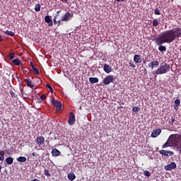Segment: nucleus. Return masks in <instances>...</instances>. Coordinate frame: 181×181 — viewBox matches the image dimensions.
<instances>
[{"instance_id": "f257e3e1", "label": "nucleus", "mask_w": 181, "mask_h": 181, "mask_svg": "<svg viewBox=\"0 0 181 181\" xmlns=\"http://www.w3.org/2000/svg\"><path fill=\"white\" fill-rule=\"evenodd\" d=\"M181 36V28H175L163 32L156 39H153L157 46H160L163 43H172L176 39H179Z\"/></svg>"}, {"instance_id": "f03ea898", "label": "nucleus", "mask_w": 181, "mask_h": 181, "mask_svg": "<svg viewBox=\"0 0 181 181\" xmlns=\"http://www.w3.org/2000/svg\"><path fill=\"white\" fill-rule=\"evenodd\" d=\"M168 71H170V65H169V64H165L157 69V70L153 73V76L166 74Z\"/></svg>"}, {"instance_id": "7ed1b4c3", "label": "nucleus", "mask_w": 181, "mask_h": 181, "mask_svg": "<svg viewBox=\"0 0 181 181\" xmlns=\"http://www.w3.org/2000/svg\"><path fill=\"white\" fill-rule=\"evenodd\" d=\"M172 137L175 139L174 148L179 153H181V134H175L172 135Z\"/></svg>"}, {"instance_id": "20e7f679", "label": "nucleus", "mask_w": 181, "mask_h": 181, "mask_svg": "<svg viewBox=\"0 0 181 181\" xmlns=\"http://www.w3.org/2000/svg\"><path fill=\"white\" fill-rule=\"evenodd\" d=\"M51 104H52V105H54V107H56V112L59 113V112H62V107H63V104H62V102H59L54 99L51 100Z\"/></svg>"}, {"instance_id": "39448f33", "label": "nucleus", "mask_w": 181, "mask_h": 181, "mask_svg": "<svg viewBox=\"0 0 181 181\" xmlns=\"http://www.w3.org/2000/svg\"><path fill=\"white\" fill-rule=\"evenodd\" d=\"M69 125H74L76 124V115L73 112H69V117L68 119Z\"/></svg>"}, {"instance_id": "423d86ee", "label": "nucleus", "mask_w": 181, "mask_h": 181, "mask_svg": "<svg viewBox=\"0 0 181 181\" xmlns=\"http://www.w3.org/2000/svg\"><path fill=\"white\" fill-rule=\"evenodd\" d=\"M111 83H114V76L108 75L103 80V84L107 86V84H111Z\"/></svg>"}, {"instance_id": "0eeeda50", "label": "nucleus", "mask_w": 181, "mask_h": 181, "mask_svg": "<svg viewBox=\"0 0 181 181\" xmlns=\"http://www.w3.org/2000/svg\"><path fill=\"white\" fill-rule=\"evenodd\" d=\"M73 18V13L66 12L63 16L61 17L62 22H67Z\"/></svg>"}, {"instance_id": "6e6552de", "label": "nucleus", "mask_w": 181, "mask_h": 181, "mask_svg": "<svg viewBox=\"0 0 181 181\" xmlns=\"http://www.w3.org/2000/svg\"><path fill=\"white\" fill-rule=\"evenodd\" d=\"M35 144H37L39 148H40L42 145L45 144V137L43 136H37L35 139Z\"/></svg>"}, {"instance_id": "1a4fd4ad", "label": "nucleus", "mask_w": 181, "mask_h": 181, "mask_svg": "<svg viewBox=\"0 0 181 181\" xmlns=\"http://www.w3.org/2000/svg\"><path fill=\"white\" fill-rule=\"evenodd\" d=\"M177 165L175 162H171L170 164L164 166L165 170H173V169H176Z\"/></svg>"}, {"instance_id": "9d476101", "label": "nucleus", "mask_w": 181, "mask_h": 181, "mask_svg": "<svg viewBox=\"0 0 181 181\" xmlns=\"http://www.w3.org/2000/svg\"><path fill=\"white\" fill-rule=\"evenodd\" d=\"M159 153H160V155H162L163 156H173V155H175V153L173 151L167 150H160L159 151Z\"/></svg>"}, {"instance_id": "9b49d317", "label": "nucleus", "mask_w": 181, "mask_h": 181, "mask_svg": "<svg viewBox=\"0 0 181 181\" xmlns=\"http://www.w3.org/2000/svg\"><path fill=\"white\" fill-rule=\"evenodd\" d=\"M161 133L162 129H160L153 130L151 133V138H157V136H159V135H160Z\"/></svg>"}, {"instance_id": "f8f14e48", "label": "nucleus", "mask_w": 181, "mask_h": 181, "mask_svg": "<svg viewBox=\"0 0 181 181\" xmlns=\"http://www.w3.org/2000/svg\"><path fill=\"white\" fill-rule=\"evenodd\" d=\"M45 22L48 23V26H53V21L52 20V16H45Z\"/></svg>"}, {"instance_id": "ddd939ff", "label": "nucleus", "mask_w": 181, "mask_h": 181, "mask_svg": "<svg viewBox=\"0 0 181 181\" xmlns=\"http://www.w3.org/2000/svg\"><path fill=\"white\" fill-rule=\"evenodd\" d=\"M103 70H104V71H105V73L109 74V73H111V71H112V68H111V66H110V65L105 64L103 66Z\"/></svg>"}, {"instance_id": "4468645a", "label": "nucleus", "mask_w": 181, "mask_h": 181, "mask_svg": "<svg viewBox=\"0 0 181 181\" xmlns=\"http://www.w3.org/2000/svg\"><path fill=\"white\" fill-rule=\"evenodd\" d=\"M134 62L135 63H142V58L139 54H135L134 56Z\"/></svg>"}, {"instance_id": "2eb2a0df", "label": "nucleus", "mask_w": 181, "mask_h": 181, "mask_svg": "<svg viewBox=\"0 0 181 181\" xmlns=\"http://www.w3.org/2000/svg\"><path fill=\"white\" fill-rule=\"evenodd\" d=\"M158 66H159V62L158 61H153L148 64V67H151V69H155Z\"/></svg>"}, {"instance_id": "dca6fc26", "label": "nucleus", "mask_w": 181, "mask_h": 181, "mask_svg": "<svg viewBox=\"0 0 181 181\" xmlns=\"http://www.w3.org/2000/svg\"><path fill=\"white\" fill-rule=\"evenodd\" d=\"M170 146H172V141H170L168 139L167 141L163 145L162 148L163 149H165L166 148H169Z\"/></svg>"}, {"instance_id": "f3484780", "label": "nucleus", "mask_w": 181, "mask_h": 181, "mask_svg": "<svg viewBox=\"0 0 181 181\" xmlns=\"http://www.w3.org/2000/svg\"><path fill=\"white\" fill-rule=\"evenodd\" d=\"M179 105H180V100L176 99L175 100L174 110H176V111H177V110H179Z\"/></svg>"}, {"instance_id": "a211bd4d", "label": "nucleus", "mask_w": 181, "mask_h": 181, "mask_svg": "<svg viewBox=\"0 0 181 181\" xmlns=\"http://www.w3.org/2000/svg\"><path fill=\"white\" fill-rule=\"evenodd\" d=\"M52 156H60V151L57 148H54L52 151Z\"/></svg>"}, {"instance_id": "6ab92c4d", "label": "nucleus", "mask_w": 181, "mask_h": 181, "mask_svg": "<svg viewBox=\"0 0 181 181\" xmlns=\"http://www.w3.org/2000/svg\"><path fill=\"white\" fill-rule=\"evenodd\" d=\"M89 81L91 83V84H95V83H98L99 80L98 78L97 77H90L89 78Z\"/></svg>"}, {"instance_id": "aec40b11", "label": "nucleus", "mask_w": 181, "mask_h": 181, "mask_svg": "<svg viewBox=\"0 0 181 181\" xmlns=\"http://www.w3.org/2000/svg\"><path fill=\"white\" fill-rule=\"evenodd\" d=\"M25 83H26L28 87H30V88H33L35 87V85L32 84V81L29 79H25Z\"/></svg>"}, {"instance_id": "412c9836", "label": "nucleus", "mask_w": 181, "mask_h": 181, "mask_svg": "<svg viewBox=\"0 0 181 181\" xmlns=\"http://www.w3.org/2000/svg\"><path fill=\"white\" fill-rule=\"evenodd\" d=\"M6 163H7V165H12V163H13V158L12 157L6 158Z\"/></svg>"}, {"instance_id": "4be33fe9", "label": "nucleus", "mask_w": 181, "mask_h": 181, "mask_svg": "<svg viewBox=\"0 0 181 181\" xmlns=\"http://www.w3.org/2000/svg\"><path fill=\"white\" fill-rule=\"evenodd\" d=\"M12 63L16 66H22V63H21V61L18 59H13Z\"/></svg>"}, {"instance_id": "5701e85b", "label": "nucleus", "mask_w": 181, "mask_h": 181, "mask_svg": "<svg viewBox=\"0 0 181 181\" xmlns=\"http://www.w3.org/2000/svg\"><path fill=\"white\" fill-rule=\"evenodd\" d=\"M17 160L18 162H20L21 163H23L25 162H26V157L25 156H21L17 158Z\"/></svg>"}, {"instance_id": "b1692460", "label": "nucleus", "mask_w": 181, "mask_h": 181, "mask_svg": "<svg viewBox=\"0 0 181 181\" xmlns=\"http://www.w3.org/2000/svg\"><path fill=\"white\" fill-rule=\"evenodd\" d=\"M68 179L69 180H74L76 179V175L74 173L68 174Z\"/></svg>"}, {"instance_id": "393cba45", "label": "nucleus", "mask_w": 181, "mask_h": 181, "mask_svg": "<svg viewBox=\"0 0 181 181\" xmlns=\"http://www.w3.org/2000/svg\"><path fill=\"white\" fill-rule=\"evenodd\" d=\"M153 26L156 28V26H159V20L158 18H155L153 21Z\"/></svg>"}, {"instance_id": "a878e982", "label": "nucleus", "mask_w": 181, "mask_h": 181, "mask_svg": "<svg viewBox=\"0 0 181 181\" xmlns=\"http://www.w3.org/2000/svg\"><path fill=\"white\" fill-rule=\"evenodd\" d=\"M5 35H8V36H11V37H13L15 36V33L9 30L4 31Z\"/></svg>"}, {"instance_id": "bb28decb", "label": "nucleus", "mask_w": 181, "mask_h": 181, "mask_svg": "<svg viewBox=\"0 0 181 181\" xmlns=\"http://www.w3.org/2000/svg\"><path fill=\"white\" fill-rule=\"evenodd\" d=\"M40 8H42V6H40V4H37L35 6V12H40Z\"/></svg>"}, {"instance_id": "cd10ccee", "label": "nucleus", "mask_w": 181, "mask_h": 181, "mask_svg": "<svg viewBox=\"0 0 181 181\" xmlns=\"http://www.w3.org/2000/svg\"><path fill=\"white\" fill-rule=\"evenodd\" d=\"M5 159V151H0V160H4Z\"/></svg>"}, {"instance_id": "c85d7f7f", "label": "nucleus", "mask_w": 181, "mask_h": 181, "mask_svg": "<svg viewBox=\"0 0 181 181\" xmlns=\"http://www.w3.org/2000/svg\"><path fill=\"white\" fill-rule=\"evenodd\" d=\"M158 46H160V47H158L159 52H166V47H165V46H163V45H158Z\"/></svg>"}, {"instance_id": "c756f323", "label": "nucleus", "mask_w": 181, "mask_h": 181, "mask_svg": "<svg viewBox=\"0 0 181 181\" xmlns=\"http://www.w3.org/2000/svg\"><path fill=\"white\" fill-rule=\"evenodd\" d=\"M139 110H141V108H139V107H136V106H134L132 107V111L133 112H139Z\"/></svg>"}, {"instance_id": "7c9ffc66", "label": "nucleus", "mask_w": 181, "mask_h": 181, "mask_svg": "<svg viewBox=\"0 0 181 181\" xmlns=\"http://www.w3.org/2000/svg\"><path fill=\"white\" fill-rule=\"evenodd\" d=\"M171 121H169L170 125H173L175 124V121H176V119H175V117L172 116L170 118Z\"/></svg>"}, {"instance_id": "2f4dec72", "label": "nucleus", "mask_w": 181, "mask_h": 181, "mask_svg": "<svg viewBox=\"0 0 181 181\" xmlns=\"http://www.w3.org/2000/svg\"><path fill=\"white\" fill-rule=\"evenodd\" d=\"M33 71H35V73L37 76H39V74H40L39 69L37 68H36V66H33Z\"/></svg>"}, {"instance_id": "473e14b6", "label": "nucleus", "mask_w": 181, "mask_h": 181, "mask_svg": "<svg viewBox=\"0 0 181 181\" xmlns=\"http://www.w3.org/2000/svg\"><path fill=\"white\" fill-rule=\"evenodd\" d=\"M8 57H9L10 60H13V57H15V53L11 52L8 54Z\"/></svg>"}, {"instance_id": "72a5a7b5", "label": "nucleus", "mask_w": 181, "mask_h": 181, "mask_svg": "<svg viewBox=\"0 0 181 181\" xmlns=\"http://www.w3.org/2000/svg\"><path fill=\"white\" fill-rule=\"evenodd\" d=\"M144 176H146V177H149V176H151V172H149L148 170H145Z\"/></svg>"}, {"instance_id": "f704fd0d", "label": "nucleus", "mask_w": 181, "mask_h": 181, "mask_svg": "<svg viewBox=\"0 0 181 181\" xmlns=\"http://www.w3.org/2000/svg\"><path fill=\"white\" fill-rule=\"evenodd\" d=\"M46 87H47V88H49V90H50V93H53V87H52V86L49 85V83H47L46 85Z\"/></svg>"}, {"instance_id": "c9c22d12", "label": "nucleus", "mask_w": 181, "mask_h": 181, "mask_svg": "<svg viewBox=\"0 0 181 181\" xmlns=\"http://www.w3.org/2000/svg\"><path fill=\"white\" fill-rule=\"evenodd\" d=\"M155 15H160V11L158 8L154 10Z\"/></svg>"}, {"instance_id": "e433bc0d", "label": "nucleus", "mask_w": 181, "mask_h": 181, "mask_svg": "<svg viewBox=\"0 0 181 181\" xmlns=\"http://www.w3.org/2000/svg\"><path fill=\"white\" fill-rule=\"evenodd\" d=\"M44 172H45V176H50V173H49V170L45 169V170H44Z\"/></svg>"}, {"instance_id": "4c0bfd02", "label": "nucleus", "mask_w": 181, "mask_h": 181, "mask_svg": "<svg viewBox=\"0 0 181 181\" xmlns=\"http://www.w3.org/2000/svg\"><path fill=\"white\" fill-rule=\"evenodd\" d=\"M10 94H11V97H14V98H16V97H18V95H16V94L13 93V91H12V90L10 91Z\"/></svg>"}, {"instance_id": "58836bf2", "label": "nucleus", "mask_w": 181, "mask_h": 181, "mask_svg": "<svg viewBox=\"0 0 181 181\" xmlns=\"http://www.w3.org/2000/svg\"><path fill=\"white\" fill-rule=\"evenodd\" d=\"M57 18L56 17H54L53 18V23H54V25H57Z\"/></svg>"}, {"instance_id": "ea45409f", "label": "nucleus", "mask_w": 181, "mask_h": 181, "mask_svg": "<svg viewBox=\"0 0 181 181\" xmlns=\"http://www.w3.org/2000/svg\"><path fill=\"white\" fill-rule=\"evenodd\" d=\"M47 96L46 95H42L41 96H40V98H41V100H46V98H47Z\"/></svg>"}, {"instance_id": "a19ab883", "label": "nucleus", "mask_w": 181, "mask_h": 181, "mask_svg": "<svg viewBox=\"0 0 181 181\" xmlns=\"http://www.w3.org/2000/svg\"><path fill=\"white\" fill-rule=\"evenodd\" d=\"M59 12H60V11H57V14L54 16V18H56L57 19V18H59V16H60V14H59Z\"/></svg>"}, {"instance_id": "79ce46f5", "label": "nucleus", "mask_w": 181, "mask_h": 181, "mask_svg": "<svg viewBox=\"0 0 181 181\" xmlns=\"http://www.w3.org/2000/svg\"><path fill=\"white\" fill-rule=\"evenodd\" d=\"M129 64L130 67L135 68V64H134L133 63L129 62Z\"/></svg>"}, {"instance_id": "37998d69", "label": "nucleus", "mask_w": 181, "mask_h": 181, "mask_svg": "<svg viewBox=\"0 0 181 181\" xmlns=\"http://www.w3.org/2000/svg\"><path fill=\"white\" fill-rule=\"evenodd\" d=\"M62 20H59L57 21V23H58V26H60V25L62 24Z\"/></svg>"}, {"instance_id": "c03bdc74", "label": "nucleus", "mask_w": 181, "mask_h": 181, "mask_svg": "<svg viewBox=\"0 0 181 181\" xmlns=\"http://www.w3.org/2000/svg\"><path fill=\"white\" fill-rule=\"evenodd\" d=\"M30 66H31L32 69H33V67H35V64H33V62H30Z\"/></svg>"}, {"instance_id": "a18cd8bd", "label": "nucleus", "mask_w": 181, "mask_h": 181, "mask_svg": "<svg viewBox=\"0 0 181 181\" xmlns=\"http://www.w3.org/2000/svg\"><path fill=\"white\" fill-rule=\"evenodd\" d=\"M31 181H40V180L37 179V178H35L33 180H31Z\"/></svg>"}, {"instance_id": "49530a36", "label": "nucleus", "mask_w": 181, "mask_h": 181, "mask_svg": "<svg viewBox=\"0 0 181 181\" xmlns=\"http://www.w3.org/2000/svg\"><path fill=\"white\" fill-rule=\"evenodd\" d=\"M115 1H117V2H124V1L125 0H115Z\"/></svg>"}, {"instance_id": "de8ad7c7", "label": "nucleus", "mask_w": 181, "mask_h": 181, "mask_svg": "<svg viewBox=\"0 0 181 181\" xmlns=\"http://www.w3.org/2000/svg\"><path fill=\"white\" fill-rule=\"evenodd\" d=\"M2 40H4V39L2 38V35H0V42H2Z\"/></svg>"}, {"instance_id": "09e8293b", "label": "nucleus", "mask_w": 181, "mask_h": 181, "mask_svg": "<svg viewBox=\"0 0 181 181\" xmlns=\"http://www.w3.org/2000/svg\"><path fill=\"white\" fill-rule=\"evenodd\" d=\"M31 156H36V153H31Z\"/></svg>"}, {"instance_id": "8fccbe9b", "label": "nucleus", "mask_w": 181, "mask_h": 181, "mask_svg": "<svg viewBox=\"0 0 181 181\" xmlns=\"http://www.w3.org/2000/svg\"><path fill=\"white\" fill-rule=\"evenodd\" d=\"M2 170V166L0 165V172Z\"/></svg>"}, {"instance_id": "3c124183", "label": "nucleus", "mask_w": 181, "mask_h": 181, "mask_svg": "<svg viewBox=\"0 0 181 181\" xmlns=\"http://www.w3.org/2000/svg\"><path fill=\"white\" fill-rule=\"evenodd\" d=\"M62 1H64V2H66L67 0H62Z\"/></svg>"}]
</instances>
